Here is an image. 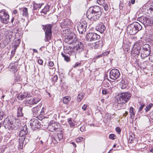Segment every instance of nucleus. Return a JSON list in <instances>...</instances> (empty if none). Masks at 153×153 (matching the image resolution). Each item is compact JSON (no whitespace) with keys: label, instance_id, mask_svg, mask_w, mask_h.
Listing matches in <instances>:
<instances>
[{"label":"nucleus","instance_id":"obj_4","mask_svg":"<svg viewBox=\"0 0 153 153\" xmlns=\"http://www.w3.org/2000/svg\"><path fill=\"white\" fill-rule=\"evenodd\" d=\"M42 29L45 31V41H48L49 40L51 39L52 35L51 28L52 27V25L51 24H48L45 25H42Z\"/></svg>","mask_w":153,"mask_h":153},{"label":"nucleus","instance_id":"obj_17","mask_svg":"<svg viewBox=\"0 0 153 153\" xmlns=\"http://www.w3.org/2000/svg\"><path fill=\"white\" fill-rule=\"evenodd\" d=\"M128 83V79L124 78V79H122L120 82V87L122 89H125L127 87Z\"/></svg>","mask_w":153,"mask_h":153},{"label":"nucleus","instance_id":"obj_5","mask_svg":"<svg viewBox=\"0 0 153 153\" xmlns=\"http://www.w3.org/2000/svg\"><path fill=\"white\" fill-rule=\"evenodd\" d=\"M63 138V134L62 133L58 134L55 137L51 136L47 141L50 144L51 146H53L57 144L58 140L59 141Z\"/></svg>","mask_w":153,"mask_h":153},{"label":"nucleus","instance_id":"obj_50","mask_svg":"<svg viewBox=\"0 0 153 153\" xmlns=\"http://www.w3.org/2000/svg\"><path fill=\"white\" fill-rule=\"evenodd\" d=\"M34 100L33 98L29 100H27V102L30 105H33L34 104L33 102Z\"/></svg>","mask_w":153,"mask_h":153},{"label":"nucleus","instance_id":"obj_38","mask_svg":"<svg viewBox=\"0 0 153 153\" xmlns=\"http://www.w3.org/2000/svg\"><path fill=\"white\" fill-rule=\"evenodd\" d=\"M50 7L48 5L45 6L44 9L42 10V12L45 14L48 11H49Z\"/></svg>","mask_w":153,"mask_h":153},{"label":"nucleus","instance_id":"obj_61","mask_svg":"<svg viewBox=\"0 0 153 153\" xmlns=\"http://www.w3.org/2000/svg\"><path fill=\"white\" fill-rule=\"evenodd\" d=\"M103 7L104 10L105 11H107L108 10V5L107 4H104Z\"/></svg>","mask_w":153,"mask_h":153},{"label":"nucleus","instance_id":"obj_8","mask_svg":"<svg viewBox=\"0 0 153 153\" xmlns=\"http://www.w3.org/2000/svg\"><path fill=\"white\" fill-rule=\"evenodd\" d=\"M139 19V21L145 26L151 25L153 22L152 19L150 17L143 16Z\"/></svg>","mask_w":153,"mask_h":153},{"label":"nucleus","instance_id":"obj_55","mask_svg":"<svg viewBox=\"0 0 153 153\" xmlns=\"http://www.w3.org/2000/svg\"><path fill=\"white\" fill-rule=\"evenodd\" d=\"M6 148V146L3 145L2 146L1 148H0V151H1V152L3 153L4 152Z\"/></svg>","mask_w":153,"mask_h":153},{"label":"nucleus","instance_id":"obj_46","mask_svg":"<svg viewBox=\"0 0 153 153\" xmlns=\"http://www.w3.org/2000/svg\"><path fill=\"white\" fill-rule=\"evenodd\" d=\"M9 70L11 72H13L14 74L15 73L18 71L17 68H10Z\"/></svg>","mask_w":153,"mask_h":153},{"label":"nucleus","instance_id":"obj_49","mask_svg":"<svg viewBox=\"0 0 153 153\" xmlns=\"http://www.w3.org/2000/svg\"><path fill=\"white\" fill-rule=\"evenodd\" d=\"M145 106V105L144 104L141 105L140 106V107L138 109V112L140 113H142V110L144 107Z\"/></svg>","mask_w":153,"mask_h":153},{"label":"nucleus","instance_id":"obj_36","mask_svg":"<svg viewBox=\"0 0 153 153\" xmlns=\"http://www.w3.org/2000/svg\"><path fill=\"white\" fill-rule=\"evenodd\" d=\"M84 97L83 94L82 93L79 94L77 97V101L78 102H80Z\"/></svg>","mask_w":153,"mask_h":153},{"label":"nucleus","instance_id":"obj_52","mask_svg":"<svg viewBox=\"0 0 153 153\" xmlns=\"http://www.w3.org/2000/svg\"><path fill=\"white\" fill-rule=\"evenodd\" d=\"M85 139L82 137H79L76 139V141L77 142H79L82 140H85Z\"/></svg>","mask_w":153,"mask_h":153},{"label":"nucleus","instance_id":"obj_45","mask_svg":"<svg viewBox=\"0 0 153 153\" xmlns=\"http://www.w3.org/2000/svg\"><path fill=\"white\" fill-rule=\"evenodd\" d=\"M22 14L25 16H28L27 9V8H25L23 9Z\"/></svg>","mask_w":153,"mask_h":153},{"label":"nucleus","instance_id":"obj_64","mask_svg":"<svg viewBox=\"0 0 153 153\" xmlns=\"http://www.w3.org/2000/svg\"><path fill=\"white\" fill-rule=\"evenodd\" d=\"M43 62V61L41 59H39L38 60V63L40 65H42Z\"/></svg>","mask_w":153,"mask_h":153},{"label":"nucleus","instance_id":"obj_12","mask_svg":"<svg viewBox=\"0 0 153 153\" xmlns=\"http://www.w3.org/2000/svg\"><path fill=\"white\" fill-rule=\"evenodd\" d=\"M40 125V123L36 118H33L30 121V126L32 128L35 130L39 128Z\"/></svg>","mask_w":153,"mask_h":153},{"label":"nucleus","instance_id":"obj_43","mask_svg":"<svg viewBox=\"0 0 153 153\" xmlns=\"http://www.w3.org/2000/svg\"><path fill=\"white\" fill-rule=\"evenodd\" d=\"M47 111L46 110L45 108L43 107L40 112V114L41 115H44L47 114Z\"/></svg>","mask_w":153,"mask_h":153},{"label":"nucleus","instance_id":"obj_28","mask_svg":"<svg viewBox=\"0 0 153 153\" xmlns=\"http://www.w3.org/2000/svg\"><path fill=\"white\" fill-rule=\"evenodd\" d=\"M30 94L25 93L23 94H21V95H20V97L19 96L18 99L19 100H22L26 97H30Z\"/></svg>","mask_w":153,"mask_h":153},{"label":"nucleus","instance_id":"obj_6","mask_svg":"<svg viewBox=\"0 0 153 153\" xmlns=\"http://www.w3.org/2000/svg\"><path fill=\"white\" fill-rule=\"evenodd\" d=\"M93 13H97L96 16L97 18H98L100 15V13H101L100 8L99 7L97 6H95L93 7H90L89 9L87 12V16H89V17H90L92 16Z\"/></svg>","mask_w":153,"mask_h":153},{"label":"nucleus","instance_id":"obj_60","mask_svg":"<svg viewBox=\"0 0 153 153\" xmlns=\"http://www.w3.org/2000/svg\"><path fill=\"white\" fill-rule=\"evenodd\" d=\"M109 53V52L106 51L102 53L101 54L102 56H107Z\"/></svg>","mask_w":153,"mask_h":153},{"label":"nucleus","instance_id":"obj_47","mask_svg":"<svg viewBox=\"0 0 153 153\" xmlns=\"http://www.w3.org/2000/svg\"><path fill=\"white\" fill-rule=\"evenodd\" d=\"M5 116V113L2 110H0V120H2L4 117Z\"/></svg>","mask_w":153,"mask_h":153},{"label":"nucleus","instance_id":"obj_20","mask_svg":"<svg viewBox=\"0 0 153 153\" xmlns=\"http://www.w3.org/2000/svg\"><path fill=\"white\" fill-rule=\"evenodd\" d=\"M27 126L26 125H25L23 127L22 129L20 131L19 136L20 137L22 138V137H25V136L27 134Z\"/></svg>","mask_w":153,"mask_h":153},{"label":"nucleus","instance_id":"obj_27","mask_svg":"<svg viewBox=\"0 0 153 153\" xmlns=\"http://www.w3.org/2000/svg\"><path fill=\"white\" fill-rule=\"evenodd\" d=\"M150 53H149V51L143 52L141 51V53L140 56L142 59H144L145 58L147 57L149 55Z\"/></svg>","mask_w":153,"mask_h":153},{"label":"nucleus","instance_id":"obj_7","mask_svg":"<svg viewBox=\"0 0 153 153\" xmlns=\"http://www.w3.org/2000/svg\"><path fill=\"white\" fill-rule=\"evenodd\" d=\"M0 19L1 22L7 24L9 22V16L8 13L4 10L0 12Z\"/></svg>","mask_w":153,"mask_h":153},{"label":"nucleus","instance_id":"obj_56","mask_svg":"<svg viewBox=\"0 0 153 153\" xmlns=\"http://www.w3.org/2000/svg\"><path fill=\"white\" fill-rule=\"evenodd\" d=\"M116 137L115 135L113 134H110L109 135V137L110 139L114 140L115 138Z\"/></svg>","mask_w":153,"mask_h":153},{"label":"nucleus","instance_id":"obj_3","mask_svg":"<svg viewBox=\"0 0 153 153\" xmlns=\"http://www.w3.org/2000/svg\"><path fill=\"white\" fill-rule=\"evenodd\" d=\"M131 94L128 92L119 94L117 97V102L120 104H123L127 102L130 99Z\"/></svg>","mask_w":153,"mask_h":153},{"label":"nucleus","instance_id":"obj_42","mask_svg":"<svg viewBox=\"0 0 153 153\" xmlns=\"http://www.w3.org/2000/svg\"><path fill=\"white\" fill-rule=\"evenodd\" d=\"M58 79V77L57 75H55L51 79L53 85H54L55 82H57V80Z\"/></svg>","mask_w":153,"mask_h":153},{"label":"nucleus","instance_id":"obj_13","mask_svg":"<svg viewBox=\"0 0 153 153\" xmlns=\"http://www.w3.org/2000/svg\"><path fill=\"white\" fill-rule=\"evenodd\" d=\"M4 122L6 123L5 126V128L7 127L9 130H12L14 126L13 122L10 118L8 117L6 118L4 120Z\"/></svg>","mask_w":153,"mask_h":153},{"label":"nucleus","instance_id":"obj_34","mask_svg":"<svg viewBox=\"0 0 153 153\" xmlns=\"http://www.w3.org/2000/svg\"><path fill=\"white\" fill-rule=\"evenodd\" d=\"M71 98L69 96H66L63 97V102L65 104L68 103L71 100Z\"/></svg>","mask_w":153,"mask_h":153},{"label":"nucleus","instance_id":"obj_1","mask_svg":"<svg viewBox=\"0 0 153 153\" xmlns=\"http://www.w3.org/2000/svg\"><path fill=\"white\" fill-rule=\"evenodd\" d=\"M17 32L10 30H8L5 32V36L0 45L1 47L4 48L9 44L13 37L14 36H16Z\"/></svg>","mask_w":153,"mask_h":153},{"label":"nucleus","instance_id":"obj_30","mask_svg":"<svg viewBox=\"0 0 153 153\" xmlns=\"http://www.w3.org/2000/svg\"><path fill=\"white\" fill-rule=\"evenodd\" d=\"M22 107H19L18 108L17 116L18 117H21L23 116V114L22 112Z\"/></svg>","mask_w":153,"mask_h":153},{"label":"nucleus","instance_id":"obj_25","mask_svg":"<svg viewBox=\"0 0 153 153\" xmlns=\"http://www.w3.org/2000/svg\"><path fill=\"white\" fill-rule=\"evenodd\" d=\"M108 77L105 79H105L102 83V85L106 88H109L110 86V84L109 82L110 81Z\"/></svg>","mask_w":153,"mask_h":153},{"label":"nucleus","instance_id":"obj_9","mask_svg":"<svg viewBox=\"0 0 153 153\" xmlns=\"http://www.w3.org/2000/svg\"><path fill=\"white\" fill-rule=\"evenodd\" d=\"M87 25L86 21L84 20H81L78 23L77 28L78 30L80 33L82 34L85 32Z\"/></svg>","mask_w":153,"mask_h":153},{"label":"nucleus","instance_id":"obj_16","mask_svg":"<svg viewBox=\"0 0 153 153\" xmlns=\"http://www.w3.org/2000/svg\"><path fill=\"white\" fill-rule=\"evenodd\" d=\"M141 50L140 46L138 44L136 43L134 44L131 51V54H134L135 55H139L140 51Z\"/></svg>","mask_w":153,"mask_h":153},{"label":"nucleus","instance_id":"obj_39","mask_svg":"<svg viewBox=\"0 0 153 153\" xmlns=\"http://www.w3.org/2000/svg\"><path fill=\"white\" fill-rule=\"evenodd\" d=\"M62 56L64 58V60L66 62H69L70 61V59L68 56L66 55L63 53H61Z\"/></svg>","mask_w":153,"mask_h":153},{"label":"nucleus","instance_id":"obj_15","mask_svg":"<svg viewBox=\"0 0 153 153\" xmlns=\"http://www.w3.org/2000/svg\"><path fill=\"white\" fill-rule=\"evenodd\" d=\"M74 43L76 45L74 46L75 51L79 53L81 52L83 50V44L81 42L78 41L75 42Z\"/></svg>","mask_w":153,"mask_h":153},{"label":"nucleus","instance_id":"obj_57","mask_svg":"<svg viewBox=\"0 0 153 153\" xmlns=\"http://www.w3.org/2000/svg\"><path fill=\"white\" fill-rule=\"evenodd\" d=\"M88 105L87 104H84L82 107V109L83 111H85L87 108Z\"/></svg>","mask_w":153,"mask_h":153},{"label":"nucleus","instance_id":"obj_22","mask_svg":"<svg viewBox=\"0 0 153 153\" xmlns=\"http://www.w3.org/2000/svg\"><path fill=\"white\" fill-rule=\"evenodd\" d=\"M96 30L101 33H103L105 30V27L103 23H101L97 25L96 27Z\"/></svg>","mask_w":153,"mask_h":153},{"label":"nucleus","instance_id":"obj_51","mask_svg":"<svg viewBox=\"0 0 153 153\" xmlns=\"http://www.w3.org/2000/svg\"><path fill=\"white\" fill-rule=\"evenodd\" d=\"M33 99L34 100L33 102L34 103V104H36L40 100V99L39 98H33Z\"/></svg>","mask_w":153,"mask_h":153},{"label":"nucleus","instance_id":"obj_40","mask_svg":"<svg viewBox=\"0 0 153 153\" xmlns=\"http://www.w3.org/2000/svg\"><path fill=\"white\" fill-rule=\"evenodd\" d=\"M153 106V104L152 103H150L145 108V112H147L149 111Z\"/></svg>","mask_w":153,"mask_h":153},{"label":"nucleus","instance_id":"obj_19","mask_svg":"<svg viewBox=\"0 0 153 153\" xmlns=\"http://www.w3.org/2000/svg\"><path fill=\"white\" fill-rule=\"evenodd\" d=\"M102 42L101 41H99L95 42L89 43L88 45L91 48H97L101 46Z\"/></svg>","mask_w":153,"mask_h":153},{"label":"nucleus","instance_id":"obj_54","mask_svg":"<svg viewBox=\"0 0 153 153\" xmlns=\"http://www.w3.org/2000/svg\"><path fill=\"white\" fill-rule=\"evenodd\" d=\"M102 57V55L101 54H100L99 55H98L97 56H95L93 59L92 60L94 62H95L96 61V59H97L99 58H100L101 57Z\"/></svg>","mask_w":153,"mask_h":153},{"label":"nucleus","instance_id":"obj_53","mask_svg":"<svg viewBox=\"0 0 153 153\" xmlns=\"http://www.w3.org/2000/svg\"><path fill=\"white\" fill-rule=\"evenodd\" d=\"M82 63L81 62H77L75 63V64L74 67H76L77 66H82Z\"/></svg>","mask_w":153,"mask_h":153},{"label":"nucleus","instance_id":"obj_35","mask_svg":"<svg viewBox=\"0 0 153 153\" xmlns=\"http://www.w3.org/2000/svg\"><path fill=\"white\" fill-rule=\"evenodd\" d=\"M60 124L57 123L55 122V126L54 127V131H59L61 128Z\"/></svg>","mask_w":153,"mask_h":153},{"label":"nucleus","instance_id":"obj_24","mask_svg":"<svg viewBox=\"0 0 153 153\" xmlns=\"http://www.w3.org/2000/svg\"><path fill=\"white\" fill-rule=\"evenodd\" d=\"M65 52L70 54L71 52H75L74 47L73 48L69 45L67 46L66 48L64 49Z\"/></svg>","mask_w":153,"mask_h":153},{"label":"nucleus","instance_id":"obj_32","mask_svg":"<svg viewBox=\"0 0 153 153\" xmlns=\"http://www.w3.org/2000/svg\"><path fill=\"white\" fill-rule=\"evenodd\" d=\"M149 45L148 44H146L143 47V49L141 50V51L143 52L149 51V53H150V50L149 47Z\"/></svg>","mask_w":153,"mask_h":153},{"label":"nucleus","instance_id":"obj_10","mask_svg":"<svg viewBox=\"0 0 153 153\" xmlns=\"http://www.w3.org/2000/svg\"><path fill=\"white\" fill-rule=\"evenodd\" d=\"M100 36L94 33H89L87 34L86 39L90 41H94L99 39Z\"/></svg>","mask_w":153,"mask_h":153},{"label":"nucleus","instance_id":"obj_2","mask_svg":"<svg viewBox=\"0 0 153 153\" xmlns=\"http://www.w3.org/2000/svg\"><path fill=\"white\" fill-rule=\"evenodd\" d=\"M142 28V25L137 22H134L128 25L127 29V32L130 35H134Z\"/></svg>","mask_w":153,"mask_h":153},{"label":"nucleus","instance_id":"obj_23","mask_svg":"<svg viewBox=\"0 0 153 153\" xmlns=\"http://www.w3.org/2000/svg\"><path fill=\"white\" fill-rule=\"evenodd\" d=\"M54 126L55 122L53 120L51 121L48 124V128L50 131L53 132L54 131Z\"/></svg>","mask_w":153,"mask_h":153},{"label":"nucleus","instance_id":"obj_33","mask_svg":"<svg viewBox=\"0 0 153 153\" xmlns=\"http://www.w3.org/2000/svg\"><path fill=\"white\" fill-rule=\"evenodd\" d=\"M134 139V135L132 133H130L129 135V142L130 143H133V141Z\"/></svg>","mask_w":153,"mask_h":153},{"label":"nucleus","instance_id":"obj_29","mask_svg":"<svg viewBox=\"0 0 153 153\" xmlns=\"http://www.w3.org/2000/svg\"><path fill=\"white\" fill-rule=\"evenodd\" d=\"M134 109L132 107H131L130 108L129 113L130 117L132 119H133V118L135 115V113L134 112Z\"/></svg>","mask_w":153,"mask_h":153},{"label":"nucleus","instance_id":"obj_31","mask_svg":"<svg viewBox=\"0 0 153 153\" xmlns=\"http://www.w3.org/2000/svg\"><path fill=\"white\" fill-rule=\"evenodd\" d=\"M111 87L109 89H107L105 88H103L102 89V93L103 94L106 95L109 94L110 92H112L111 90Z\"/></svg>","mask_w":153,"mask_h":153},{"label":"nucleus","instance_id":"obj_21","mask_svg":"<svg viewBox=\"0 0 153 153\" xmlns=\"http://www.w3.org/2000/svg\"><path fill=\"white\" fill-rule=\"evenodd\" d=\"M40 109L41 108L38 106H37L32 108V111L34 117H36L40 114L39 113V111Z\"/></svg>","mask_w":153,"mask_h":153},{"label":"nucleus","instance_id":"obj_26","mask_svg":"<svg viewBox=\"0 0 153 153\" xmlns=\"http://www.w3.org/2000/svg\"><path fill=\"white\" fill-rule=\"evenodd\" d=\"M92 13H93L92 16L90 18L89 17V16H87L88 18L89 19H90L91 20H96L97 19L100 17L101 16V13H100V15L98 17V18H97V16H96L97 13H93V12H92Z\"/></svg>","mask_w":153,"mask_h":153},{"label":"nucleus","instance_id":"obj_44","mask_svg":"<svg viewBox=\"0 0 153 153\" xmlns=\"http://www.w3.org/2000/svg\"><path fill=\"white\" fill-rule=\"evenodd\" d=\"M19 148L21 149L23 147V143H24V141L23 138H20L19 139Z\"/></svg>","mask_w":153,"mask_h":153},{"label":"nucleus","instance_id":"obj_62","mask_svg":"<svg viewBox=\"0 0 153 153\" xmlns=\"http://www.w3.org/2000/svg\"><path fill=\"white\" fill-rule=\"evenodd\" d=\"M115 130L119 134H120V133L121 132V130L120 129V128L119 127H117L116 128Z\"/></svg>","mask_w":153,"mask_h":153},{"label":"nucleus","instance_id":"obj_11","mask_svg":"<svg viewBox=\"0 0 153 153\" xmlns=\"http://www.w3.org/2000/svg\"><path fill=\"white\" fill-rule=\"evenodd\" d=\"M120 75L119 71L116 69L111 70L109 73V77L111 79L116 80L118 78Z\"/></svg>","mask_w":153,"mask_h":153},{"label":"nucleus","instance_id":"obj_59","mask_svg":"<svg viewBox=\"0 0 153 153\" xmlns=\"http://www.w3.org/2000/svg\"><path fill=\"white\" fill-rule=\"evenodd\" d=\"M21 138H23L24 142L25 141V143H27L29 141V139L27 138H26V137H23Z\"/></svg>","mask_w":153,"mask_h":153},{"label":"nucleus","instance_id":"obj_63","mask_svg":"<svg viewBox=\"0 0 153 153\" xmlns=\"http://www.w3.org/2000/svg\"><path fill=\"white\" fill-rule=\"evenodd\" d=\"M48 64L51 67L54 66V63L53 62L50 61L48 62Z\"/></svg>","mask_w":153,"mask_h":153},{"label":"nucleus","instance_id":"obj_58","mask_svg":"<svg viewBox=\"0 0 153 153\" xmlns=\"http://www.w3.org/2000/svg\"><path fill=\"white\" fill-rule=\"evenodd\" d=\"M149 59L150 61H151L152 62H153V53L150 54Z\"/></svg>","mask_w":153,"mask_h":153},{"label":"nucleus","instance_id":"obj_41","mask_svg":"<svg viewBox=\"0 0 153 153\" xmlns=\"http://www.w3.org/2000/svg\"><path fill=\"white\" fill-rule=\"evenodd\" d=\"M68 122L70 126L74 127L75 126L74 121L72 120V118H70L68 119Z\"/></svg>","mask_w":153,"mask_h":153},{"label":"nucleus","instance_id":"obj_48","mask_svg":"<svg viewBox=\"0 0 153 153\" xmlns=\"http://www.w3.org/2000/svg\"><path fill=\"white\" fill-rule=\"evenodd\" d=\"M149 62L148 61H145L143 62L142 64H141L140 65V67L142 66H145L146 67V66H148L149 65Z\"/></svg>","mask_w":153,"mask_h":153},{"label":"nucleus","instance_id":"obj_37","mask_svg":"<svg viewBox=\"0 0 153 153\" xmlns=\"http://www.w3.org/2000/svg\"><path fill=\"white\" fill-rule=\"evenodd\" d=\"M42 6V4L34 3L33 4V10H36L40 9Z\"/></svg>","mask_w":153,"mask_h":153},{"label":"nucleus","instance_id":"obj_18","mask_svg":"<svg viewBox=\"0 0 153 153\" xmlns=\"http://www.w3.org/2000/svg\"><path fill=\"white\" fill-rule=\"evenodd\" d=\"M71 21L68 19H66L64 20L63 22L62 23L61 26L62 28H65L69 27L71 24Z\"/></svg>","mask_w":153,"mask_h":153},{"label":"nucleus","instance_id":"obj_14","mask_svg":"<svg viewBox=\"0 0 153 153\" xmlns=\"http://www.w3.org/2000/svg\"><path fill=\"white\" fill-rule=\"evenodd\" d=\"M75 36H76L74 33H71L65 38V41L68 44H74L75 42Z\"/></svg>","mask_w":153,"mask_h":153}]
</instances>
